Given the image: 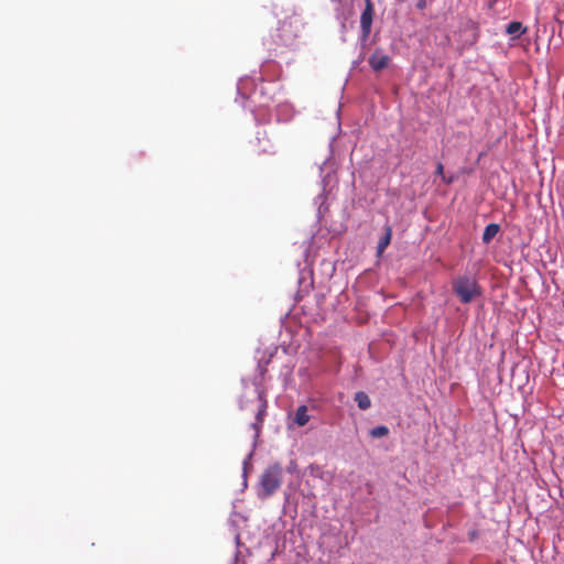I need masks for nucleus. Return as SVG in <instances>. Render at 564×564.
Wrapping results in <instances>:
<instances>
[{"label": "nucleus", "instance_id": "obj_1", "mask_svg": "<svg viewBox=\"0 0 564 564\" xmlns=\"http://www.w3.org/2000/svg\"><path fill=\"white\" fill-rule=\"evenodd\" d=\"M452 291L462 304H469L482 296V288L471 274L456 276L452 281Z\"/></svg>", "mask_w": 564, "mask_h": 564}, {"label": "nucleus", "instance_id": "obj_2", "mask_svg": "<svg viewBox=\"0 0 564 564\" xmlns=\"http://www.w3.org/2000/svg\"><path fill=\"white\" fill-rule=\"evenodd\" d=\"M283 470L279 465H273L267 468L260 478L259 497L267 499L272 496L282 484Z\"/></svg>", "mask_w": 564, "mask_h": 564}, {"label": "nucleus", "instance_id": "obj_3", "mask_svg": "<svg viewBox=\"0 0 564 564\" xmlns=\"http://www.w3.org/2000/svg\"><path fill=\"white\" fill-rule=\"evenodd\" d=\"M373 4L371 0H366L365 9L360 15V29H361V42H367L370 32H371V25L373 20Z\"/></svg>", "mask_w": 564, "mask_h": 564}, {"label": "nucleus", "instance_id": "obj_4", "mask_svg": "<svg viewBox=\"0 0 564 564\" xmlns=\"http://www.w3.org/2000/svg\"><path fill=\"white\" fill-rule=\"evenodd\" d=\"M390 63L389 55L382 53L380 50H376L369 58V65L375 72H379L388 67Z\"/></svg>", "mask_w": 564, "mask_h": 564}, {"label": "nucleus", "instance_id": "obj_5", "mask_svg": "<svg viewBox=\"0 0 564 564\" xmlns=\"http://www.w3.org/2000/svg\"><path fill=\"white\" fill-rule=\"evenodd\" d=\"M500 230V226L498 224H489L486 226L482 234V242L488 245L491 240L497 236Z\"/></svg>", "mask_w": 564, "mask_h": 564}, {"label": "nucleus", "instance_id": "obj_6", "mask_svg": "<svg viewBox=\"0 0 564 564\" xmlns=\"http://www.w3.org/2000/svg\"><path fill=\"white\" fill-rule=\"evenodd\" d=\"M308 421H310V415L307 414V406L306 405H300L296 409L295 416H294V422L299 426H304V425H306L308 423Z\"/></svg>", "mask_w": 564, "mask_h": 564}, {"label": "nucleus", "instance_id": "obj_7", "mask_svg": "<svg viewBox=\"0 0 564 564\" xmlns=\"http://www.w3.org/2000/svg\"><path fill=\"white\" fill-rule=\"evenodd\" d=\"M506 32L513 39H518L525 32V28L521 22L512 21L507 25Z\"/></svg>", "mask_w": 564, "mask_h": 564}, {"label": "nucleus", "instance_id": "obj_8", "mask_svg": "<svg viewBox=\"0 0 564 564\" xmlns=\"http://www.w3.org/2000/svg\"><path fill=\"white\" fill-rule=\"evenodd\" d=\"M355 401L360 410H367L371 406L370 398L364 391H359L355 394Z\"/></svg>", "mask_w": 564, "mask_h": 564}, {"label": "nucleus", "instance_id": "obj_9", "mask_svg": "<svg viewBox=\"0 0 564 564\" xmlns=\"http://www.w3.org/2000/svg\"><path fill=\"white\" fill-rule=\"evenodd\" d=\"M391 228L387 227L386 234L383 237L380 238L378 246H377V252L378 254H381L386 248L389 246L391 241Z\"/></svg>", "mask_w": 564, "mask_h": 564}, {"label": "nucleus", "instance_id": "obj_10", "mask_svg": "<svg viewBox=\"0 0 564 564\" xmlns=\"http://www.w3.org/2000/svg\"><path fill=\"white\" fill-rule=\"evenodd\" d=\"M389 429L384 425H378L370 431V435L373 438H380L388 435Z\"/></svg>", "mask_w": 564, "mask_h": 564}, {"label": "nucleus", "instance_id": "obj_11", "mask_svg": "<svg viewBox=\"0 0 564 564\" xmlns=\"http://www.w3.org/2000/svg\"><path fill=\"white\" fill-rule=\"evenodd\" d=\"M259 400L261 401V405L257 413V422L262 424L267 408V401L264 400L262 392H259Z\"/></svg>", "mask_w": 564, "mask_h": 564}, {"label": "nucleus", "instance_id": "obj_12", "mask_svg": "<svg viewBox=\"0 0 564 564\" xmlns=\"http://www.w3.org/2000/svg\"><path fill=\"white\" fill-rule=\"evenodd\" d=\"M435 174H436V175H438V176H441V177H442V180H443V182H444L445 184H451V183L453 182V177H448V178H447V177L444 175V166H443V164H442L441 162H438V163L436 164Z\"/></svg>", "mask_w": 564, "mask_h": 564}, {"label": "nucleus", "instance_id": "obj_13", "mask_svg": "<svg viewBox=\"0 0 564 564\" xmlns=\"http://www.w3.org/2000/svg\"><path fill=\"white\" fill-rule=\"evenodd\" d=\"M434 0H416L415 7L419 10L426 9L430 4L433 3Z\"/></svg>", "mask_w": 564, "mask_h": 564}]
</instances>
